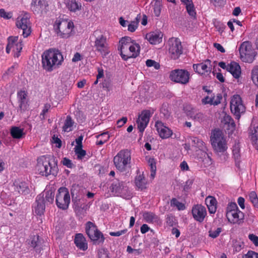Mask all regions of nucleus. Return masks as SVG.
<instances>
[{
  "label": "nucleus",
  "mask_w": 258,
  "mask_h": 258,
  "mask_svg": "<svg viewBox=\"0 0 258 258\" xmlns=\"http://www.w3.org/2000/svg\"><path fill=\"white\" fill-rule=\"evenodd\" d=\"M63 61V56L58 49H49L45 51L42 55V67L48 72L59 68Z\"/></svg>",
  "instance_id": "f257e3e1"
},
{
  "label": "nucleus",
  "mask_w": 258,
  "mask_h": 258,
  "mask_svg": "<svg viewBox=\"0 0 258 258\" xmlns=\"http://www.w3.org/2000/svg\"><path fill=\"white\" fill-rule=\"evenodd\" d=\"M52 159L53 163L51 164L49 157L43 156L38 158L36 169L39 174L45 176L51 174L56 175L58 171L57 161L53 158Z\"/></svg>",
  "instance_id": "f03ea898"
},
{
  "label": "nucleus",
  "mask_w": 258,
  "mask_h": 258,
  "mask_svg": "<svg viewBox=\"0 0 258 258\" xmlns=\"http://www.w3.org/2000/svg\"><path fill=\"white\" fill-rule=\"evenodd\" d=\"M211 142L214 150L217 154H223L227 149L226 140L222 132L214 130L211 136Z\"/></svg>",
  "instance_id": "7ed1b4c3"
},
{
  "label": "nucleus",
  "mask_w": 258,
  "mask_h": 258,
  "mask_svg": "<svg viewBox=\"0 0 258 258\" xmlns=\"http://www.w3.org/2000/svg\"><path fill=\"white\" fill-rule=\"evenodd\" d=\"M131 160V154L127 149L120 150L113 158L114 164L117 170L121 172L125 171L130 167Z\"/></svg>",
  "instance_id": "20e7f679"
},
{
  "label": "nucleus",
  "mask_w": 258,
  "mask_h": 258,
  "mask_svg": "<svg viewBox=\"0 0 258 258\" xmlns=\"http://www.w3.org/2000/svg\"><path fill=\"white\" fill-rule=\"evenodd\" d=\"M93 36L95 38L94 47L96 50L100 52L103 57L106 56L110 52L106 37L98 30L94 32Z\"/></svg>",
  "instance_id": "39448f33"
},
{
  "label": "nucleus",
  "mask_w": 258,
  "mask_h": 258,
  "mask_svg": "<svg viewBox=\"0 0 258 258\" xmlns=\"http://www.w3.org/2000/svg\"><path fill=\"white\" fill-rule=\"evenodd\" d=\"M86 232L94 244L100 245L104 242L103 234L93 223L89 221L86 223Z\"/></svg>",
  "instance_id": "423d86ee"
},
{
  "label": "nucleus",
  "mask_w": 258,
  "mask_h": 258,
  "mask_svg": "<svg viewBox=\"0 0 258 258\" xmlns=\"http://www.w3.org/2000/svg\"><path fill=\"white\" fill-rule=\"evenodd\" d=\"M73 27V22L66 21L56 20L54 24V29L57 36L63 38H67L70 36Z\"/></svg>",
  "instance_id": "0eeeda50"
},
{
  "label": "nucleus",
  "mask_w": 258,
  "mask_h": 258,
  "mask_svg": "<svg viewBox=\"0 0 258 258\" xmlns=\"http://www.w3.org/2000/svg\"><path fill=\"white\" fill-rule=\"evenodd\" d=\"M30 18L29 14L26 12H23L18 17L16 21L17 27L23 30V35L25 38L27 37L31 32Z\"/></svg>",
  "instance_id": "6e6552de"
},
{
  "label": "nucleus",
  "mask_w": 258,
  "mask_h": 258,
  "mask_svg": "<svg viewBox=\"0 0 258 258\" xmlns=\"http://www.w3.org/2000/svg\"><path fill=\"white\" fill-rule=\"evenodd\" d=\"M55 201L56 205L59 208L62 210L68 208L70 203V196L66 187H61L58 189Z\"/></svg>",
  "instance_id": "1a4fd4ad"
},
{
  "label": "nucleus",
  "mask_w": 258,
  "mask_h": 258,
  "mask_svg": "<svg viewBox=\"0 0 258 258\" xmlns=\"http://www.w3.org/2000/svg\"><path fill=\"white\" fill-rule=\"evenodd\" d=\"M120 54L124 60L130 58H136L140 53V46L139 44L135 43L128 46H123L119 48Z\"/></svg>",
  "instance_id": "9d476101"
},
{
  "label": "nucleus",
  "mask_w": 258,
  "mask_h": 258,
  "mask_svg": "<svg viewBox=\"0 0 258 258\" xmlns=\"http://www.w3.org/2000/svg\"><path fill=\"white\" fill-rule=\"evenodd\" d=\"M168 51L171 59H176L183 52L181 42L178 38H171L168 40Z\"/></svg>",
  "instance_id": "9b49d317"
},
{
  "label": "nucleus",
  "mask_w": 258,
  "mask_h": 258,
  "mask_svg": "<svg viewBox=\"0 0 258 258\" xmlns=\"http://www.w3.org/2000/svg\"><path fill=\"white\" fill-rule=\"evenodd\" d=\"M189 73L185 70L177 69L171 72L169 76L170 80L181 84H186L189 82Z\"/></svg>",
  "instance_id": "f8f14e48"
},
{
  "label": "nucleus",
  "mask_w": 258,
  "mask_h": 258,
  "mask_svg": "<svg viewBox=\"0 0 258 258\" xmlns=\"http://www.w3.org/2000/svg\"><path fill=\"white\" fill-rule=\"evenodd\" d=\"M239 51L241 58L242 59L243 61L245 62L252 61L254 56V52L252 49L250 43L248 41L243 42L239 48Z\"/></svg>",
  "instance_id": "ddd939ff"
},
{
  "label": "nucleus",
  "mask_w": 258,
  "mask_h": 258,
  "mask_svg": "<svg viewBox=\"0 0 258 258\" xmlns=\"http://www.w3.org/2000/svg\"><path fill=\"white\" fill-rule=\"evenodd\" d=\"M231 112L237 117L240 118V114L244 112L245 107L242 103L241 98L238 95L233 96L230 102Z\"/></svg>",
  "instance_id": "4468645a"
},
{
  "label": "nucleus",
  "mask_w": 258,
  "mask_h": 258,
  "mask_svg": "<svg viewBox=\"0 0 258 258\" xmlns=\"http://www.w3.org/2000/svg\"><path fill=\"white\" fill-rule=\"evenodd\" d=\"M18 36H10L8 38V44L6 47V52L9 53L10 50L13 48V51L17 52V53L14 55L15 57H19V53L22 49L23 44L22 42H18Z\"/></svg>",
  "instance_id": "2eb2a0df"
},
{
  "label": "nucleus",
  "mask_w": 258,
  "mask_h": 258,
  "mask_svg": "<svg viewBox=\"0 0 258 258\" xmlns=\"http://www.w3.org/2000/svg\"><path fill=\"white\" fill-rule=\"evenodd\" d=\"M48 6L46 0H32L31 9L35 14L42 15L47 12Z\"/></svg>",
  "instance_id": "dca6fc26"
},
{
  "label": "nucleus",
  "mask_w": 258,
  "mask_h": 258,
  "mask_svg": "<svg viewBox=\"0 0 258 258\" xmlns=\"http://www.w3.org/2000/svg\"><path fill=\"white\" fill-rule=\"evenodd\" d=\"M183 110L186 115L194 121L201 122L204 120V114L201 112H197L191 105H185L183 107Z\"/></svg>",
  "instance_id": "f3484780"
},
{
  "label": "nucleus",
  "mask_w": 258,
  "mask_h": 258,
  "mask_svg": "<svg viewBox=\"0 0 258 258\" xmlns=\"http://www.w3.org/2000/svg\"><path fill=\"white\" fill-rule=\"evenodd\" d=\"M191 213L195 220L200 223L204 221L206 216L207 215L206 208L204 206L199 204L193 206Z\"/></svg>",
  "instance_id": "a211bd4d"
},
{
  "label": "nucleus",
  "mask_w": 258,
  "mask_h": 258,
  "mask_svg": "<svg viewBox=\"0 0 258 258\" xmlns=\"http://www.w3.org/2000/svg\"><path fill=\"white\" fill-rule=\"evenodd\" d=\"M226 217L229 222L233 224L241 223L244 218L243 213L239 210L227 212Z\"/></svg>",
  "instance_id": "6ab92c4d"
},
{
  "label": "nucleus",
  "mask_w": 258,
  "mask_h": 258,
  "mask_svg": "<svg viewBox=\"0 0 258 258\" xmlns=\"http://www.w3.org/2000/svg\"><path fill=\"white\" fill-rule=\"evenodd\" d=\"M36 205L34 207L35 213L38 215L43 214L45 209V202L44 194L39 195L36 200Z\"/></svg>",
  "instance_id": "aec40b11"
},
{
  "label": "nucleus",
  "mask_w": 258,
  "mask_h": 258,
  "mask_svg": "<svg viewBox=\"0 0 258 258\" xmlns=\"http://www.w3.org/2000/svg\"><path fill=\"white\" fill-rule=\"evenodd\" d=\"M211 61L207 59L204 62L199 64H194L193 69L195 72L200 75H204L206 73L210 72L211 68L208 66H210Z\"/></svg>",
  "instance_id": "412c9836"
},
{
  "label": "nucleus",
  "mask_w": 258,
  "mask_h": 258,
  "mask_svg": "<svg viewBox=\"0 0 258 258\" xmlns=\"http://www.w3.org/2000/svg\"><path fill=\"white\" fill-rule=\"evenodd\" d=\"M79 185L74 184L72 185L71 192L72 197V202L74 203V208L76 211H80V204H81V199L78 198L77 192L79 189Z\"/></svg>",
  "instance_id": "4be33fe9"
},
{
  "label": "nucleus",
  "mask_w": 258,
  "mask_h": 258,
  "mask_svg": "<svg viewBox=\"0 0 258 258\" xmlns=\"http://www.w3.org/2000/svg\"><path fill=\"white\" fill-rule=\"evenodd\" d=\"M155 126L159 136L163 139L168 138L172 134V131L168 127L164 126L161 121H157L156 122Z\"/></svg>",
  "instance_id": "5701e85b"
},
{
  "label": "nucleus",
  "mask_w": 258,
  "mask_h": 258,
  "mask_svg": "<svg viewBox=\"0 0 258 258\" xmlns=\"http://www.w3.org/2000/svg\"><path fill=\"white\" fill-rule=\"evenodd\" d=\"M163 34L161 32H152L146 35V38L152 44H156L162 42Z\"/></svg>",
  "instance_id": "b1692460"
},
{
  "label": "nucleus",
  "mask_w": 258,
  "mask_h": 258,
  "mask_svg": "<svg viewBox=\"0 0 258 258\" xmlns=\"http://www.w3.org/2000/svg\"><path fill=\"white\" fill-rule=\"evenodd\" d=\"M74 242L77 247L81 250L85 251L88 248L86 239L81 233H78L76 235Z\"/></svg>",
  "instance_id": "393cba45"
},
{
  "label": "nucleus",
  "mask_w": 258,
  "mask_h": 258,
  "mask_svg": "<svg viewBox=\"0 0 258 258\" xmlns=\"http://www.w3.org/2000/svg\"><path fill=\"white\" fill-rule=\"evenodd\" d=\"M227 71L230 72L236 79L239 78L241 74L240 66L236 62L232 61L228 64Z\"/></svg>",
  "instance_id": "a878e982"
},
{
  "label": "nucleus",
  "mask_w": 258,
  "mask_h": 258,
  "mask_svg": "<svg viewBox=\"0 0 258 258\" xmlns=\"http://www.w3.org/2000/svg\"><path fill=\"white\" fill-rule=\"evenodd\" d=\"M124 187V183L122 181L115 180L112 183L110 187V189L111 192L118 195L122 193Z\"/></svg>",
  "instance_id": "bb28decb"
},
{
  "label": "nucleus",
  "mask_w": 258,
  "mask_h": 258,
  "mask_svg": "<svg viewBox=\"0 0 258 258\" xmlns=\"http://www.w3.org/2000/svg\"><path fill=\"white\" fill-rule=\"evenodd\" d=\"M205 202L209 212L211 214H214L217 209V201L216 199L213 197L208 196L206 198Z\"/></svg>",
  "instance_id": "cd10ccee"
},
{
  "label": "nucleus",
  "mask_w": 258,
  "mask_h": 258,
  "mask_svg": "<svg viewBox=\"0 0 258 258\" xmlns=\"http://www.w3.org/2000/svg\"><path fill=\"white\" fill-rule=\"evenodd\" d=\"M250 134L253 145L256 150H258V126L251 127Z\"/></svg>",
  "instance_id": "c85d7f7f"
},
{
  "label": "nucleus",
  "mask_w": 258,
  "mask_h": 258,
  "mask_svg": "<svg viewBox=\"0 0 258 258\" xmlns=\"http://www.w3.org/2000/svg\"><path fill=\"white\" fill-rule=\"evenodd\" d=\"M135 182L136 185L139 189L143 190L146 188L147 182L143 174L137 176L135 178Z\"/></svg>",
  "instance_id": "c756f323"
},
{
  "label": "nucleus",
  "mask_w": 258,
  "mask_h": 258,
  "mask_svg": "<svg viewBox=\"0 0 258 258\" xmlns=\"http://www.w3.org/2000/svg\"><path fill=\"white\" fill-rule=\"evenodd\" d=\"M30 244L34 248L36 249V250L40 252V246L41 245V240L40 239L39 235H33L30 237Z\"/></svg>",
  "instance_id": "7c9ffc66"
},
{
  "label": "nucleus",
  "mask_w": 258,
  "mask_h": 258,
  "mask_svg": "<svg viewBox=\"0 0 258 258\" xmlns=\"http://www.w3.org/2000/svg\"><path fill=\"white\" fill-rule=\"evenodd\" d=\"M11 135L14 139H21L25 135L23 128L13 126L11 129Z\"/></svg>",
  "instance_id": "2f4dec72"
},
{
  "label": "nucleus",
  "mask_w": 258,
  "mask_h": 258,
  "mask_svg": "<svg viewBox=\"0 0 258 258\" xmlns=\"http://www.w3.org/2000/svg\"><path fill=\"white\" fill-rule=\"evenodd\" d=\"M143 218L148 223L158 222L159 220V217L152 212H145L143 214Z\"/></svg>",
  "instance_id": "473e14b6"
},
{
  "label": "nucleus",
  "mask_w": 258,
  "mask_h": 258,
  "mask_svg": "<svg viewBox=\"0 0 258 258\" xmlns=\"http://www.w3.org/2000/svg\"><path fill=\"white\" fill-rule=\"evenodd\" d=\"M16 190L19 193H28L29 189L25 182H19L16 183Z\"/></svg>",
  "instance_id": "72a5a7b5"
},
{
  "label": "nucleus",
  "mask_w": 258,
  "mask_h": 258,
  "mask_svg": "<svg viewBox=\"0 0 258 258\" xmlns=\"http://www.w3.org/2000/svg\"><path fill=\"white\" fill-rule=\"evenodd\" d=\"M74 123V121L72 120V117L68 115L67 116L65 120L64 125L62 127V130L64 132H70L72 131L71 127Z\"/></svg>",
  "instance_id": "f704fd0d"
},
{
  "label": "nucleus",
  "mask_w": 258,
  "mask_h": 258,
  "mask_svg": "<svg viewBox=\"0 0 258 258\" xmlns=\"http://www.w3.org/2000/svg\"><path fill=\"white\" fill-rule=\"evenodd\" d=\"M67 7L70 11L76 12L80 9L81 6L78 4L76 0H69Z\"/></svg>",
  "instance_id": "c9c22d12"
},
{
  "label": "nucleus",
  "mask_w": 258,
  "mask_h": 258,
  "mask_svg": "<svg viewBox=\"0 0 258 258\" xmlns=\"http://www.w3.org/2000/svg\"><path fill=\"white\" fill-rule=\"evenodd\" d=\"M150 115V111L148 110H145L142 112L141 114L139 116L138 119L141 120L142 121L148 123L149 121Z\"/></svg>",
  "instance_id": "e433bc0d"
},
{
  "label": "nucleus",
  "mask_w": 258,
  "mask_h": 258,
  "mask_svg": "<svg viewBox=\"0 0 258 258\" xmlns=\"http://www.w3.org/2000/svg\"><path fill=\"white\" fill-rule=\"evenodd\" d=\"M148 163L150 167L151 170V176L153 179L156 175V162L154 158H150L148 160Z\"/></svg>",
  "instance_id": "4c0bfd02"
},
{
  "label": "nucleus",
  "mask_w": 258,
  "mask_h": 258,
  "mask_svg": "<svg viewBox=\"0 0 258 258\" xmlns=\"http://www.w3.org/2000/svg\"><path fill=\"white\" fill-rule=\"evenodd\" d=\"M171 206L176 207L178 210H183L185 208V205L179 202L176 198H173L171 200Z\"/></svg>",
  "instance_id": "58836bf2"
},
{
  "label": "nucleus",
  "mask_w": 258,
  "mask_h": 258,
  "mask_svg": "<svg viewBox=\"0 0 258 258\" xmlns=\"http://www.w3.org/2000/svg\"><path fill=\"white\" fill-rule=\"evenodd\" d=\"M134 40H132L131 38L128 36L122 37L119 41L120 48H122L124 46H128L131 43H134Z\"/></svg>",
  "instance_id": "ea45409f"
},
{
  "label": "nucleus",
  "mask_w": 258,
  "mask_h": 258,
  "mask_svg": "<svg viewBox=\"0 0 258 258\" xmlns=\"http://www.w3.org/2000/svg\"><path fill=\"white\" fill-rule=\"evenodd\" d=\"M250 202L255 208L258 209V198L255 191H251L249 195Z\"/></svg>",
  "instance_id": "a19ab883"
},
{
  "label": "nucleus",
  "mask_w": 258,
  "mask_h": 258,
  "mask_svg": "<svg viewBox=\"0 0 258 258\" xmlns=\"http://www.w3.org/2000/svg\"><path fill=\"white\" fill-rule=\"evenodd\" d=\"M251 79L256 86L258 87V67L254 68L251 71Z\"/></svg>",
  "instance_id": "79ce46f5"
},
{
  "label": "nucleus",
  "mask_w": 258,
  "mask_h": 258,
  "mask_svg": "<svg viewBox=\"0 0 258 258\" xmlns=\"http://www.w3.org/2000/svg\"><path fill=\"white\" fill-rule=\"evenodd\" d=\"M186 9L188 14L191 16L196 18V13L192 2L186 5Z\"/></svg>",
  "instance_id": "37998d69"
},
{
  "label": "nucleus",
  "mask_w": 258,
  "mask_h": 258,
  "mask_svg": "<svg viewBox=\"0 0 258 258\" xmlns=\"http://www.w3.org/2000/svg\"><path fill=\"white\" fill-rule=\"evenodd\" d=\"M103 136H105V139H104L103 140L101 139L100 141H97L96 142V145H102L104 143H105L106 142H107L109 140V136L108 135V132H104L103 133L99 134V135L96 136V138L97 139H98V138H100L101 137H103Z\"/></svg>",
  "instance_id": "c03bdc74"
},
{
  "label": "nucleus",
  "mask_w": 258,
  "mask_h": 258,
  "mask_svg": "<svg viewBox=\"0 0 258 258\" xmlns=\"http://www.w3.org/2000/svg\"><path fill=\"white\" fill-rule=\"evenodd\" d=\"M214 97L206 96L202 100V103L204 104H210L211 105H216L219 104V101L214 102Z\"/></svg>",
  "instance_id": "a18cd8bd"
},
{
  "label": "nucleus",
  "mask_w": 258,
  "mask_h": 258,
  "mask_svg": "<svg viewBox=\"0 0 258 258\" xmlns=\"http://www.w3.org/2000/svg\"><path fill=\"white\" fill-rule=\"evenodd\" d=\"M75 152L78 159H82L86 154V151L82 147L75 148Z\"/></svg>",
  "instance_id": "49530a36"
},
{
  "label": "nucleus",
  "mask_w": 258,
  "mask_h": 258,
  "mask_svg": "<svg viewBox=\"0 0 258 258\" xmlns=\"http://www.w3.org/2000/svg\"><path fill=\"white\" fill-rule=\"evenodd\" d=\"M154 12L155 16L159 17L161 13L162 4L161 2H157L153 4Z\"/></svg>",
  "instance_id": "de8ad7c7"
},
{
  "label": "nucleus",
  "mask_w": 258,
  "mask_h": 258,
  "mask_svg": "<svg viewBox=\"0 0 258 258\" xmlns=\"http://www.w3.org/2000/svg\"><path fill=\"white\" fill-rule=\"evenodd\" d=\"M54 197V193L51 190H48L46 192L45 197L44 198L45 201L51 204L53 202Z\"/></svg>",
  "instance_id": "09e8293b"
},
{
  "label": "nucleus",
  "mask_w": 258,
  "mask_h": 258,
  "mask_svg": "<svg viewBox=\"0 0 258 258\" xmlns=\"http://www.w3.org/2000/svg\"><path fill=\"white\" fill-rule=\"evenodd\" d=\"M98 258H110L109 251L104 248H101L98 250Z\"/></svg>",
  "instance_id": "8fccbe9b"
},
{
  "label": "nucleus",
  "mask_w": 258,
  "mask_h": 258,
  "mask_svg": "<svg viewBox=\"0 0 258 258\" xmlns=\"http://www.w3.org/2000/svg\"><path fill=\"white\" fill-rule=\"evenodd\" d=\"M233 155L235 161H238L240 158V148L238 145H235L233 148Z\"/></svg>",
  "instance_id": "3c124183"
},
{
  "label": "nucleus",
  "mask_w": 258,
  "mask_h": 258,
  "mask_svg": "<svg viewBox=\"0 0 258 258\" xmlns=\"http://www.w3.org/2000/svg\"><path fill=\"white\" fill-rule=\"evenodd\" d=\"M146 64L148 67H154L156 70H158L160 68V64L152 59H148L146 61Z\"/></svg>",
  "instance_id": "603ef678"
},
{
  "label": "nucleus",
  "mask_w": 258,
  "mask_h": 258,
  "mask_svg": "<svg viewBox=\"0 0 258 258\" xmlns=\"http://www.w3.org/2000/svg\"><path fill=\"white\" fill-rule=\"evenodd\" d=\"M112 85L110 80L105 79L102 83V88L107 92L111 90Z\"/></svg>",
  "instance_id": "864d4df0"
},
{
  "label": "nucleus",
  "mask_w": 258,
  "mask_h": 258,
  "mask_svg": "<svg viewBox=\"0 0 258 258\" xmlns=\"http://www.w3.org/2000/svg\"><path fill=\"white\" fill-rule=\"evenodd\" d=\"M0 17L5 19H10L12 17V13L11 12H6L4 9L0 10Z\"/></svg>",
  "instance_id": "5fc2aeb1"
},
{
  "label": "nucleus",
  "mask_w": 258,
  "mask_h": 258,
  "mask_svg": "<svg viewBox=\"0 0 258 258\" xmlns=\"http://www.w3.org/2000/svg\"><path fill=\"white\" fill-rule=\"evenodd\" d=\"M137 123L138 124V128L139 130V131L141 133H143L147 126L148 123H146L144 121H142L141 120L138 119L137 120Z\"/></svg>",
  "instance_id": "6e6d98bb"
},
{
  "label": "nucleus",
  "mask_w": 258,
  "mask_h": 258,
  "mask_svg": "<svg viewBox=\"0 0 258 258\" xmlns=\"http://www.w3.org/2000/svg\"><path fill=\"white\" fill-rule=\"evenodd\" d=\"M222 231V228H218L215 231H212V230H210L209 231V235L210 237L213 238H215L216 237H217L220 234V233H221V232Z\"/></svg>",
  "instance_id": "4d7b16f0"
},
{
  "label": "nucleus",
  "mask_w": 258,
  "mask_h": 258,
  "mask_svg": "<svg viewBox=\"0 0 258 258\" xmlns=\"http://www.w3.org/2000/svg\"><path fill=\"white\" fill-rule=\"evenodd\" d=\"M201 155L204 158V159L203 160L204 162H205V163L211 164L212 163L211 161L212 159L210 157V156L208 155V154L204 152V151H200Z\"/></svg>",
  "instance_id": "13d9d810"
},
{
  "label": "nucleus",
  "mask_w": 258,
  "mask_h": 258,
  "mask_svg": "<svg viewBox=\"0 0 258 258\" xmlns=\"http://www.w3.org/2000/svg\"><path fill=\"white\" fill-rule=\"evenodd\" d=\"M214 25L217 30L221 33L224 31V30L226 28L225 25L220 22H215Z\"/></svg>",
  "instance_id": "bf43d9fd"
},
{
  "label": "nucleus",
  "mask_w": 258,
  "mask_h": 258,
  "mask_svg": "<svg viewBox=\"0 0 258 258\" xmlns=\"http://www.w3.org/2000/svg\"><path fill=\"white\" fill-rule=\"evenodd\" d=\"M138 22L132 21L131 24L128 25V30L131 32L135 31L138 27Z\"/></svg>",
  "instance_id": "052dcab7"
},
{
  "label": "nucleus",
  "mask_w": 258,
  "mask_h": 258,
  "mask_svg": "<svg viewBox=\"0 0 258 258\" xmlns=\"http://www.w3.org/2000/svg\"><path fill=\"white\" fill-rule=\"evenodd\" d=\"M19 102V108L21 112L26 110L28 107L27 102L26 100H20Z\"/></svg>",
  "instance_id": "680f3d73"
},
{
  "label": "nucleus",
  "mask_w": 258,
  "mask_h": 258,
  "mask_svg": "<svg viewBox=\"0 0 258 258\" xmlns=\"http://www.w3.org/2000/svg\"><path fill=\"white\" fill-rule=\"evenodd\" d=\"M243 258H258V253L253 251H249L243 256Z\"/></svg>",
  "instance_id": "e2e57ef3"
},
{
  "label": "nucleus",
  "mask_w": 258,
  "mask_h": 258,
  "mask_svg": "<svg viewBox=\"0 0 258 258\" xmlns=\"http://www.w3.org/2000/svg\"><path fill=\"white\" fill-rule=\"evenodd\" d=\"M62 164L63 165L70 168H72L74 167V164L72 163V161L67 158H64L63 159Z\"/></svg>",
  "instance_id": "0e129e2a"
},
{
  "label": "nucleus",
  "mask_w": 258,
  "mask_h": 258,
  "mask_svg": "<svg viewBox=\"0 0 258 258\" xmlns=\"http://www.w3.org/2000/svg\"><path fill=\"white\" fill-rule=\"evenodd\" d=\"M191 142L193 144L198 146L199 147H201L204 144V142L202 140L196 137H193L191 139Z\"/></svg>",
  "instance_id": "69168bd1"
},
{
  "label": "nucleus",
  "mask_w": 258,
  "mask_h": 258,
  "mask_svg": "<svg viewBox=\"0 0 258 258\" xmlns=\"http://www.w3.org/2000/svg\"><path fill=\"white\" fill-rule=\"evenodd\" d=\"M239 210L235 203H231L227 208V212Z\"/></svg>",
  "instance_id": "338daca9"
},
{
  "label": "nucleus",
  "mask_w": 258,
  "mask_h": 258,
  "mask_svg": "<svg viewBox=\"0 0 258 258\" xmlns=\"http://www.w3.org/2000/svg\"><path fill=\"white\" fill-rule=\"evenodd\" d=\"M248 237L256 246H258V237L257 236L250 234L249 235Z\"/></svg>",
  "instance_id": "774afa93"
}]
</instances>
